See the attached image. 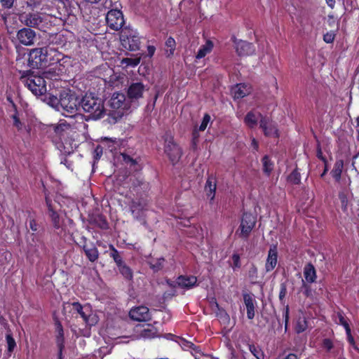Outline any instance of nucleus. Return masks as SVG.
<instances>
[{"label": "nucleus", "instance_id": "nucleus-49", "mask_svg": "<svg viewBox=\"0 0 359 359\" xmlns=\"http://www.w3.org/2000/svg\"><path fill=\"white\" fill-rule=\"evenodd\" d=\"M122 157H123V161L126 164H130V165H135L137 163L136 160L133 159L130 156H128L126 154H122Z\"/></svg>", "mask_w": 359, "mask_h": 359}, {"label": "nucleus", "instance_id": "nucleus-41", "mask_svg": "<svg viewBox=\"0 0 359 359\" xmlns=\"http://www.w3.org/2000/svg\"><path fill=\"white\" fill-rule=\"evenodd\" d=\"M7 346H8V352L9 355L11 354V353L13 351L15 347L16 346V343L13 337H12V334L10 333H8L6 336Z\"/></svg>", "mask_w": 359, "mask_h": 359}, {"label": "nucleus", "instance_id": "nucleus-5", "mask_svg": "<svg viewBox=\"0 0 359 359\" xmlns=\"http://www.w3.org/2000/svg\"><path fill=\"white\" fill-rule=\"evenodd\" d=\"M22 82L36 96L43 95L46 92V86L44 79L39 76L26 77L22 76Z\"/></svg>", "mask_w": 359, "mask_h": 359}, {"label": "nucleus", "instance_id": "nucleus-63", "mask_svg": "<svg viewBox=\"0 0 359 359\" xmlns=\"http://www.w3.org/2000/svg\"><path fill=\"white\" fill-rule=\"evenodd\" d=\"M303 287L305 288L304 293L306 296H309L311 294V290L309 288V286L303 281Z\"/></svg>", "mask_w": 359, "mask_h": 359}, {"label": "nucleus", "instance_id": "nucleus-59", "mask_svg": "<svg viewBox=\"0 0 359 359\" xmlns=\"http://www.w3.org/2000/svg\"><path fill=\"white\" fill-rule=\"evenodd\" d=\"M64 4V6L66 8H69L72 6V4L74 3V0H59Z\"/></svg>", "mask_w": 359, "mask_h": 359}, {"label": "nucleus", "instance_id": "nucleus-15", "mask_svg": "<svg viewBox=\"0 0 359 359\" xmlns=\"http://www.w3.org/2000/svg\"><path fill=\"white\" fill-rule=\"evenodd\" d=\"M129 316L131 319L140 322L151 320L149 310L144 306H139L133 308L129 312Z\"/></svg>", "mask_w": 359, "mask_h": 359}, {"label": "nucleus", "instance_id": "nucleus-20", "mask_svg": "<svg viewBox=\"0 0 359 359\" xmlns=\"http://www.w3.org/2000/svg\"><path fill=\"white\" fill-rule=\"evenodd\" d=\"M250 92V87L244 83H239L231 89V93L235 99L243 98Z\"/></svg>", "mask_w": 359, "mask_h": 359}, {"label": "nucleus", "instance_id": "nucleus-6", "mask_svg": "<svg viewBox=\"0 0 359 359\" xmlns=\"http://www.w3.org/2000/svg\"><path fill=\"white\" fill-rule=\"evenodd\" d=\"M256 222V217L252 214L248 212L243 213L239 229L236 231V233L242 238H248L255 227Z\"/></svg>", "mask_w": 359, "mask_h": 359}, {"label": "nucleus", "instance_id": "nucleus-42", "mask_svg": "<svg viewBox=\"0 0 359 359\" xmlns=\"http://www.w3.org/2000/svg\"><path fill=\"white\" fill-rule=\"evenodd\" d=\"M288 181L292 184H298L301 182L300 173L297 170H293L288 176Z\"/></svg>", "mask_w": 359, "mask_h": 359}, {"label": "nucleus", "instance_id": "nucleus-55", "mask_svg": "<svg viewBox=\"0 0 359 359\" xmlns=\"http://www.w3.org/2000/svg\"><path fill=\"white\" fill-rule=\"evenodd\" d=\"M57 330H58V334H59V337H58V339H59L60 338L63 337V330H62V325L60 323L57 325ZM58 342H60V341H58ZM59 347H60V355H61L62 354V344L59 343Z\"/></svg>", "mask_w": 359, "mask_h": 359}, {"label": "nucleus", "instance_id": "nucleus-64", "mask_svg": "<svg viewBox=\"0 0 359 359\" xmlns=\"http://www.w3.org/2000/svg\"><path fill=\"white\" fill-rule=\"evenodd\" d=\"M285 359H297V356L295 354L290 353L285 358Z\"/></svg>", "mask_w": 359, "mask_h": 359}, {"label": "nucleus", "instance_id": "nucleus-19", "mask_svg": "<svg viewBox=\"0 0 359 359\" xmlns=\"http://www.w3.org/2000/svg\"><path fill=\"white\" fill-rule=\"evenodd\" d=\"M277 250L276 247L271 248L268 252V256L265 264L266 272H270L273 270L277 264Z\"/></svg>", "mask_w": 359, "mask_h": 359}, {"label": "nucleus", "instance_id": "nucleus-61", "mask_svg": "<svg viewBox=\"0 0 359 359\" xmlns=\"http://www.w3.org/2000/svg\"><path fill=\"white\" fill-rule=\"evenodd\" d=\"M147 50H148V55L151 57L153 56V55L155 53V50H156V48L154 46H149L147 47Z\"/></svg>", "mask_w": 359, "mask_h": 359}, {"label": "nucleus", "instance_id": "nucleus-47", "mask_svg": "<svg viewBox=\"0 0 359 359\" xmlns=\"http://www.w3.org/2000/svg\"><path fill=\"white\" fill-rule=\"evenodd\" d=\"M321 346L326 351L329 352L333 348L334 345L331 339L326 338L323 340Z\"/></svg>", "mask_w": 359, "mask_h": 359}, {"label": "nucleus", "instance_id": "nucleus-44", "mask_svg": "<svg viewBox=\"0 0 359 359\" xmlns=\"http://www.w3.org/2000/svg\"><path fill=\"white\" fill-rule=\"evenodd\" d=\"M211 120V117L209 114H205L203 118L202 122L199 127H198V130L200 131H204L207 127L208 125L210 123Z\"/></svg>", "mask_w": 359, "mask_h": 359}, {"label": "nucleus", "instance_id": "nucleus-45", "mask_svg": "<svg viewBox=\"0 0 359 359\" xmlns=\"http://www.w3.org/2000/svg\"><path fill=\"white\" fill-rule=\"evenodd\" d=\"M199 131L200 130H198V127L195 126L194 129L193 130V133H192V142H191L194 149H196L197 147V143H198V138H199V133H198Z\"/></svg>", "mask_w": 359, "mask_h": 359}, {"label": "nucleus", "instance_id": "nucleus-60", "mask_svg": "<svg viewBox=\"0 0 359 359\" xmlns=\"http://www.w3.org/2000/svg\"><path fill=\"white\" fill-rule=\"evenodd\" d=\"M346 335H347L348 341L351 344H354V339H353V336L351 335V328H348V331H346Z\"/></svg>", "mask_w": 359, "mask_h": 359}, {"label": "nucleus", "instance_id": "nucleus-16", "mask_svg": "<svg viewBox=\"0 0 359 359\" xmlns=\"http://www.w3.org/2000/svg\"><path fill=\"white\" fill-rule=\"evenodd\" d=\"M236 53L241 56L250 55L255 53V48L254 45L243 40H233Z\"/></svg>", "mask_w": 359, "mask_h": 359}, {"label": "nucleus", "instance_id": "nucleus-36", "mask_svg": "<svg viewBox=\"0 0 359 359\" xmlns=\"http://www.w3.org/2000/svg\"><path fill=\"white\" fill-rule=\"evenodd\" d=\"M111 252L109 254L110 257L113 258L114 261L116 264L117 267H119L120 265H122L124 262L122 260V257L120 255L119 252L116 249L114 248L113 245H110Z\"/></svg>", "mask_w": 359, "mask_h": 359}, {"label": "nucleus", "instance_id": "nucleus-9", "mask_svg": "<svg viewBox=\"0 0 359 359\" xmlns=\"http://www.w3.org/2000/svg\"><path fill=\"white\" fill-rule=\"evenodd\" d=\"M106 21L108 26L114 30H119L124 24L123 13L121 11L114 9L109 11L106 16Z\"/></svg>", "mask_w": 359, "mask_h": 359}, {"label": "nucleus", "instance_id": "nucleus-22", "mask_svg": "<svg viewBox=\"0 0 359 359\" xmlns=\"http://www.w3.org/2000/svg\"><path fill=\"white\" fill-rule=\"evenodd\" d=\"M197 278L196 276H181L177 280V284L182 288L189 289L196 285Z\"/></svg>", "mask_w": 359, "mask_h": 359}, {"label": "nucleus", "instance_id": "nucleus-51", "mask_svg": "<svg viewBox=\"0 0 359 359\" xmlns=\"http://www.w3.org/2000/svg\"><path fill=\"white\" fill-rule=\"evenodd\" d=\"M12 118L13 119V125L15 127L18 128V130H22L23 124L19 120L18 117L16 114H14L12 116Z\"/></svg>", "mask_w": 359, "mask_h": 359}, {"label": "nucleus", "instance_id": "nucleus-50", "mask_svg": "<svg viewBox=\"0 0 359 359\" xmlns=\"http://www.w3.org/2000/svg\"><path fill=\"white\" fill-rule=\"evenodd\" d=\"M335 37V34L333 32H327L323 35V40L327 43L333 42Z\"/></svg>", "mask_w": 359, "mask_h": 359}, {"label": "nucleus", "instance_id": "nucleus-35", "mask_svg": "<svg viewBox=\"0 0 359 359\" xmlns=\"http://www.w3.org/2000/svg\"><path fill=\"white\" fill-rule=\"evenodd\" d=\"M248 348L250 353L257 359H264V352L259 346H256L255 344H248Z\"/></svg>", "mask_w": 359, "mask_h": 359}, {"label": "nucleus", "instance_id": "nucleus-34", "mask_svg": "<svg viewBox=\"0 0 359 359\" xmlns=\"http://www.w3.org/2000/svg\"><path fill=\"white\" fill-rule=\"evenodd\" d=\"M334 320L337 324L342 325L346 331H348V328H350V326L348 325L346 318L344 316L343 313H337L335 315Z\"/></svg>", "mask_w": 359, "mask_h": 359}, {"label": "nucleus", "instance_id": "nucleus-52", "mask_svg": "<svg viewBox=\"0 0 359 359\" xmlns=\"http://www.w3.org/2000/svg\"><path fill=\"white\" fill-rule=\"evenodd\" d=\"M232 261L233 263V269L241 267L240 256L238 254H233L232 255Z\"/></svg>", "mask_w": 359, "mask_h": 359}, {"label": "nucleus", "instance_id": "nucleus-8", "mask_svg": "<svg viewBox=\"0 0 359 359\" xmlns=\"http://www.w3.org/2000/svg\"><path fill=\"white\" fill-rule=\"evenodd\" d=\"M16 39L19 43L25 46H32L34 45L36 33L32 29L23 27L17 32Z\"/></svg>", "mask_w": 359, "mask_h": 359}, {"label": "nucleus", "instance_id": "nucleus-38", "mask_svg": "<svg viewBox=\"0 0 359 359\" xmlns=\"http://www.w3.org/2000/svg\"><path fill=\"white\" fill-rule=\"evenodd\" d=\"M263 171L269 175L273 168V163L269 159L268 156H264L262 158Z\"/></svg>", "mask_w": 359, "mask_h": 359}, {"label": "nucleus", "instance_id": "nucleus-62", "mask_svg": "<svg viewBox=\"0 0 359 359\" xmlns=\"http://www.w3.org/2000/svg\"><path fill=\"white\" fill-rule=\"evenodd\" d=\"M251 146L254 148L255 150L257 151L259 148L258 142L257 141L253 138L252 140Z\"/></svg>", "mask_w": 359, "mask_h": 359}, {"label": "nucleus", "instance_id": "nucleus-21", "mask_svg": "<svg viewBox=\"0 0 359 359\" xmlns=\"http://www.w3.org/2000/svg\"><path fill=\"white\" fill-rule=\"evenodd\" d=\"M83 250L90 262H94L98 259V250L93 243H85L83 245Z\"/></svg>", "mask_w": 359, "mask_h": 359}, {"label": "nucleus", "instance_id": "nucleus-23", "mask_svg": "<svg viewBox=\"0 0 359 359\" xmlns=\"http://www.w3.org/2000/svg\"><path fill=\"white\" fill-rule=\"evenodd\" d=\"M243 301L247 309V316L248 319H252L255 317V300L251 294H243Z\"/></svg>", "mask_w": 359, "mask_h": 359}, {"label": "nucleus", "instance_id": "nucleus-39", "mask_svg": "<svg viewBox=\"0 0 359 359\" xmlns=\"http://www.w3.org/2000/svg\"><path fill=\"white\" fill-rule=\"evenodd\" d=\"M244 121L250 128H253L257 125V117L252 111H250L245 116Z\"/></svg>", "mask_w": 359, "mask_h": 359}, {"label": "nucleus", "instance_id": "nucleus-32", "mask_svg": "<svg viewBox=\"0 0 359 359\" xmlns=\"http://www.w3.org/2000/svg\"><path fill=\"white\" fill-rule=\"evenodd\" d=\"M343 169V162L342 161H337L334 163V168L331 172L332 177L336 181H339L341 178V175Z\"/></svg>", "mask_w": 359, "mask_h": 359}, {"label": "nucleus", "instance_id": "nucleus-57", "mask_svg": "<svg viewBox=\"0 0 359 359\" xmlns=\"http://www.w3.org/2000/svg\"><path fill=\"white\" fill-rule=\"evenodd\" d=\"M283 317L285 318V329H287V322L289 319V307L287 306L283 312Z\"/></svg>", "mask_w": 359, "mask_h": 359}, {"label": "nucleus", "instance_id": "nucleus-43", "mask_svg": "<svg viewBox=\"0 0 359 359\" xmlns=\"http://www.w3.org/2000/svg\"><path fill=\"white\" fill-rule=\"evenodd\" d=\"M140 62V57L136 58H123L121 63L126 64L127 66L135 67Z\"/></svg>", "mask_w": 359, "mask_h": 359}, {"label": "nucleus", "instance_id": "nucleus-1", "mask_svg": "<svg viewBox=\"0 0 359 359\" xmlns=\"http://www.w3.org/2000/svg\"><path fill=\"white\" fill-rule=\"evenodd\" d=\"M81 107L88 114V119H100L104 115L105 109L102 99L93 94H86L81 99Z\"/></svg>", "mask_w": 359, "mask_h": 359}, {"label": "nucleus", "instance_id": "nucleus-12", "mask_svg": "<svg viewBox=\"0 0 359 359\" xmlns=\"http://www.w3.org/2000/svg\"><path fill=\"white\" fill-rule=\"evenodd\" d=\"M43 51L44 53L45 67L57 64L63 57L62 54L52 46L43 47Z\"/></svg>", "mask_w": 359, "mask_h": 359}, {"label": "nucleus", "instance_id": "nucleus-46", "mask_svg": "<svg viewBox=\"0 0 359 359\" xmlns=\"http://www.w3.org/2000/svg\"><path fill=\"white\" fill-rule=\"evenodd\" d=\"M181 346L183 348H191L194 350L196 352L199 353L198 347L194 345L192 342L188 341L187 340H182Z\"/></svg>", "mask_w": 359, "mask_h": 359}, {"label": "nucleus", "instance_id": "nucleus-25", "mask_svg": "<svg viewBox=\"0 0 359 359\" xmlns=\"http://www.w3.org/2000/svg\"><path fill=\"white\" fill-rule=\"evenodd\" d=\"M126 100L124 94L120 93H115L113 94L109 102L110 106L115 109L121 108Z\"/></svg>", "mask_w": 359, "mask_h": 359}, {"label": "nucleus", "instance_id": "nucleus-30", "mask_svg": "<svg viewBox=\"0 0 359 359\" xmlns=\"http://www.w3.org/2000/svg\"><path fill=\"white\" fill-rule=\"evenodd\" d=\"M165 53L166 56L170 57L173 55L176 47V42L175 39L171 36L168 37L165 41Z\"/></svg>", "mask_w": 359, "mask_h": 359}, {"label": "nucleus", "instance_id": "nucleus-14", "mask_svg": "<svg viewBox=\"0 0 359 359\" xmlns=\"http://www.w3.org/2000/svg\"><path fill=\"white\" fill-rule=\"evenodd\" d=\"M135 332L137 337L143 339H151L158 336V330L151 324L137 325Z\"/></svg>", "mask_w": 359, "mask_h": 359}, {"label": "nucleus", "instance_id": "nucleus-10", "mask_svg": "<svg viewBox=\"0 0 359 359\" xmlns=\"http://www.w3.org/2000/svg\"><path fill=\"white\" fill-rule=\"evenodd\" d=\"M164 151L172 164L177 163L182 154L181 148L173 142L172 139L165 141Z\"/></svg>", "mask_w": 359, "mask_h": 359}, {"label": "nucleus", "instance_id": "nucleus-29", "mask_svg": "<svg viewBox=\"0 0 359 359\" xmlns=\"http://www.w3.org/2000/svg\"><path fill=\"white\" fill-rule=\"evenodd\" d=\"M348 189H344L341 191L339 192V200H340V203H341V208L342 209V210L347 213L348 212Z\"/></svg>", "mask_w": 359, "mask_h": 359}, {"label": "nucleus", "instance_id": "nucleus-37", "mask_svg": "<svg viewBox=\"0 0 359 359\" xmlns=\"http://www.w3.org/2000/svg\"><path fill=\"white\" fill-rule=\"evenodd\" d=\"M118 268L119 272L121 275L128 280H131L133 278V271L131 269L123 263L122 265H120Z\"/></svg>", "mask_w": 359, "mask_h": 359}, {"label": "nucleus", "instance_id": "nucleus-11", "mask_svg": "<svg viewBox=\"0 0 359 359\" xmlns=\"http://www.w3.org/2000/svg\"><path fill=\"white\" fill-rule=\"evenodd\" d=\"M28 62L29 67L33 69L45 67L43 47L33 48L30 50Z\"/></svg>", "mask_w": 359, "mask_h": 359}, {"label": "nucleus", "instance_id": "nucleus-24", "mask_svg": "<svg viewBox=\"0 0 359 359\" xmlns=\"http://www.w3.org/2000/svg\"><path fill=\"white\" fill-rule=\"evenodd\" d=\"M46 202L48 208V215L51 219L53 226L55 229H60L61 226V220L58 213L54 210L48 198H46Z\"/></svg>", "mask_w": 359, "mask_h": 359}, {"label": "nucleus", "instance_id": "nucleus-17", "mask_svg": "<svg viewBox=\"0 0 359 359\" xmlns=\"http://www.w3.org/2000/svg\"><path fill=\"white\" fill-rule=\"evenodd\" d=\"M258 116L260 118L259 126L262 128L264 135L267 137H278V130L269 118L263 116L261 114Z\"/></svg>", "mask_w": 359, "mask_h": 359}, {"label": "nucleus", "instance_id": "nucleus-18", "mask_svg": "<svg viewBox=\"0 0 359 359\" xmlns=\"http://www.w3.org/2000/svg\"><path fill=\"white\" fill-rule=\"evenodd\" d=\"M144 90L145 86L142 83H133L128 87V96L132 100H137L142 97Z\"/></svg>", "mask_w": 359, "mask_h": 359}, {"label": "nucleus", "instance_id": "nucleus-3", "mask_svg": "<svg viewBox=\"0 0 359 359\" xmlns=\"http://www.w3.org/2000/svg\"><path fill=\"white\" fill-rule=\"evenodd\" d=\"M20 22L28 28L44 31L46 27V16L38 11L24 12L19 15Z\"/></svg>", "mask_w": 359, "mask_h": 359}, {"label": "nucleus", "instance_id": "nucleus-54", "mask_svg": "<svg viewBox=\"0 0 359 359\" xmlns=\"http://www.w3.org/2000/svg\"><path fill=\"white\" fill-rule=\"evenodd\" d=\"M8 18H9V15L8 14H2L1 15V20H3L6 29H7V31L8 33H12L13 32V29H10V28L8 27Z\"/></svg>", "mask_w": 359, "mask_h": 359}, {"label": "nucleus", "instance_id": "nucleus-27", "mask_svg": "<svg viewBox=\"0 0 359 359\" xmlns=\"http://www.w3.org/2000/svg\"><path fill=\"white\" fill-rule=\"evenodd\" d=\"M305 280L309 283H313L316 278V273L314 266L311 264H307L304 269Z\"/></svg>", "mask_w": 359, "mask_h": 359}, {"label": "nucleus", "instance_id": "nucleus-53", "mask_svg": "<svg viewBox=\"0 0 359 359\" xmlns=\"http://www.w3.org/2000/svg\"><path fill=\"white\" fill-rule=\"evenodd\" d=\"M1 5L4 8H11L13 6L14 0H0Z\"/></svg>", "mask_w": 359, "mask_h": 359}, {"label": "nucleus", "instance_id": "nucleus-2", "mask_svg": "<svg viewBox=\"0 0 359 359\" xmlns=\"http://www.w3.org/2000/svg\"><path fill=\"white\" fill-rule=\"evenodd\" d=\"M50 102L53 104L58 103L62 109L67 113L75 114L81 107V100L69 90H63L60 93V98L50 97Z\"/></svg>", "mask_w": 359, "mask_h": 359}, {"label": "nucleus", "instance_id": "nucleus-26", "mask_svg": "<svg viewBox=\"0 0 359 359\" xmlns=\"http://www.w3.org/2000/svg\"><path fill=\"white\" fill-rule=\"evenodd\" d=\"M205 190L208 197H210V201L215 198L216 191V182L213 177H209L206 181Z\"/></svg>", "mask_w": 359, "mask_h": 359}, {"label": "nucleus", "instance_id": "nucleus-28", "mask_svg": "<svg viewBox=\"0 0 359 359\" xmlns=\"http://www.w3.org/2000/svg\"><path fill=\"white\" fill-rule=\"evenodd\" d=\"M213 48V43L208 40L206 43L201 46L198 50V53L196 55V59L203 58L207 54L210 53Z\"/></svg>", "mask_w": 359, "mask_h": 359}, {"label": "nucleus", "instance_id": "nucleus-31", "mask_svg": "<svg viewBox=\"0 0 359 359\" xmlns=\"http://www.w3.org/2000/svg\"><path fill=\"white\" fill-rule=\"evenodd\" d=\"M165 259L163 257L160 258H152L151 259L148 263L151 267V269L154 271L157 272L161 270L163 267Z\"/></svg>", "mask_w": 359, "mask_h": 359}, {"label": "nucleus", "instance_id": "nucleus-56", "mask_svg": "<svg viewBox=\"0 0 359 359\" xmlns=\"http://www.w3.org/2000/svg\"><path fill=\"white\" fill-rule=\"evenodd\" d=\"M316 156L319 159H320L323 162H326V159L325 156L323 155V151L319 144H318L317 146Z\"/></svg>", "mask_w": 359, "mask_h": 359}, {"label": "nucleus", "instance_id": "nucleus-48", "mask_svg": "<svg viewBox=\"0 0 359 359\" xmlns=\"http://www.w3.org/2000/svg\"><path fill=\"white\" fill-rule=\"evenodd\" d=\"M287 294V287L285 283H281L280 287L279 299L282 304H285L284 299Z\"/></svg>", "mask_w": 359, "mask_h": 359}, {"label": "nucleus", "instance_id": "nucleus-4", "mask_svg": "<svg viewBox=\"0 0 359 359\" xmlns=\"http://www.w3.org/2000/svg\"><path fill=\"white\" fill-rule=\"evenodd\" d=\"M120 40L122 46L130 51L140 49V37L136 30L130 27L122 28L120 33Z\"/></svg>", "mask_w": 359, "mask_h": 359}, {"label": "nucleus", "instance_id": "nucleus-7", "mask_svg": "<svg viewBox=\"0 0 359 359\" xmlns=\"http://www.w3.org/2000/svg\"><path fill=\"white\" fill-rule=\"evenodd\" d=\"M72 307V310L79 313L83 318L84 322L90 326L95 325L97 322L95 316L92 314L91 310L88 305L82 306L78 302L69 304Z\"/></svg>", "mask_w": 359, "mask_h": 359}, {"label": "nucleus", "instance_id": "nucleus-58", "mask_svg": "<svg viewBox=\"0 0 359 359\" xmlns=\"http://www.w3.org/2000/svg\"><path fill=\"white\" fill-rule=\"evenodd\" d=\"M29 228L33 231H36L38 230V224H36V221L34 219H32L29 220Z\"/></svg>", "mask_w": 359, "mask_h": 359}, {"label": "nucleus", "instance_id": "nucleus-33", "mask_svg": "<svg viewBox=\"0 0 359 359\" xmlns=\"http://www.w3.org/2000/svg\"><path fill=\"white\" fill-rule=\"evenodd\" d=\"M248 277L252 284H256L258 279V269L255 264H251L248 271Z\"/></svg>", "mask_w": 359, "mask_h": 359}, {"label": "nucleus", "instance_id": "nucleus-40", "mask_svg": "<svg viewBox=\"0 0 359 359\" xmlns=\"http://www.w3.org/2000/svg\"><path fill=\"white\" fill-rule=\"evenodd\" d=\"M307 327V322L305 318H299L295 326V330L297 333H301L305 331Z\"/></svg>", "mask_w": 359, "mask_h": 359}, {"label": "nucleus", "instance_id": "nucleus-13", "mask_svg": "<svg viewBox=\"0 0 359 359\" xmlns=\"http://www.w3.org/2000/svg\"><path fill=\"white\" fill-rule=\"evenodd\" d=\"M147 203L144 200L137 199L132 201L130 210L134 218L137 220H142L144 212L147 209Z\"/></svg>", "mask_w": 359, "mask_h": 359}]
</instances>
